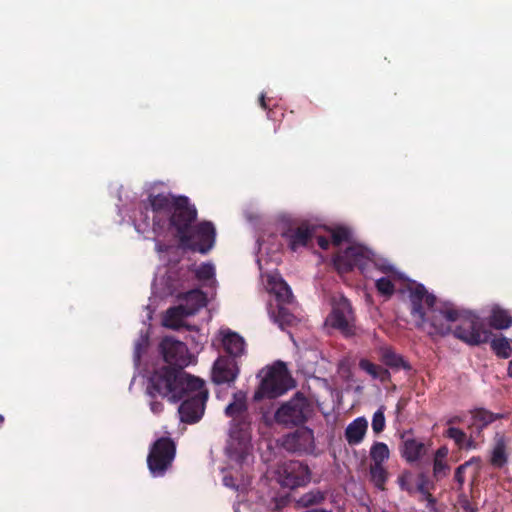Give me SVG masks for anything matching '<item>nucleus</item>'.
Here are the masks:
<instances>
[{"label": "nucleus", "mask_w": 512, "mask_h": 512, "mask_svg": "<svg viewBox=\"0 0 512 512\" xmlns=\"http://www.w3.org/2000/svg\"><path fill=\"white\" fill-rule=\"evenodd\" d=\"M385 407L381 406L372 417V430L375 434H380L384 431L386 426V420L384 415Z\"/></svg>", "instance_id": "2f4dec72"}, {"label": "nucleus", "mask_w": 512, "mask_h": 512, "mask_svg": "<svg viewBox=\"0 0 512 512\" xmlns=\"http://www.w3.org/2000/svg\"><path fill=\"white\" fill-rule=\"evenodd\" d=\"M320 228L321 226L310 221H303L296 228H288L282 233V237L287 240L289 248L296 252L307 247Z\"/></svg>", "instance_id": "9b49d317"}, {"label": "nucleus", "mask_w": 512, "mask_h": 512, "mask_svg": "<svg viewBox=\"0 0 512 512\" xmlns=\"http://www.w3.org/2000/svg\"><path fill=\"white\" fill-rule=\"evenodd\" d=\"M354 312L350 301L341 296L333 304V309L329 317L333 328L341 331L344 335H354Z\"/></svg>", "instance_id": "9d476101"}, {"label": "nucleus", "mask_w": 512, "mask_h": 512, "mask_svg": "<svg viewBox=\"0 0 512 512\" xmlns=\"http://www.w3.org/2000/svg\"><path fill=\"white\" fill-rule=\"evenodd\" d=\"M222 345L230 358L240 357L245 351V341L236 332L231 330L222 332Z\"/></svg>", "instance_id": "aec40b11"}, {"label": "nucleus", "mask_w": 512, "mask_h": 512, "mask_svg": "<svg viewBox=\"0 0 512 512\" xmlns=\"http://www.w3.org/2000/svg\"><path fill=\"white\" fill-rule=\"evenodd\" d=\"M471 413L473 419L472 425L475 426L478 430H482L492 422L503 418V414L493 413L484 408L474 409Z\"/></svg>", "instance_id": "393cba45"}, {"label": "nucleus", "mask_w": 512, "mask_h": 512, "mask_svg": "<svg viewBox=\"0 0 512 512\" xmlns=\"http://www.w3.org/2000/svg\"><path fill=\"white\" fill-rule=\"evenodd\" d=\"M176 443L170 437H160L150 446L147 466L154 477H162L172 467Z\"/></svg>", "instance_id": "20e7f679"}, {"label": "nucleus", "mask_w": 512, "mask_h": 512, "mask_svg": "<svg viewBox=\"0 0 512 512\" xmlns=\"http://www.w3.org/2000/svg\"><path fill=\"white\" fill-rule=\"evenodd\" d=\"M507 375H508L509 377H512V360H510V361L508 362Z\"/></svg>", "instance_id": "de8ad7c7"}, {"label": "nucleus", "mask_w": 512, "mask_h": 512, "mask_svg": "<svg viewBox=\"0 0 512 512\" xmlns=\"http://www.w3.org/2000/svg\"><path fill=\"white\" fill-rule=\"evenodd\" d=\"M376 379L380 380L382 383L389 382L391 380V373L387 368L381 366Z\"/></svg>", "instance_id": "ea45409f"}, {"label": "nucleus", "mask_w": 512, "mask_h": 512, "mask_svg": "<svg viewBox=\"0 0 512 512\" xmlns=\"http://www.w3.org/2000/svg\"><path fill=\"white\" fill-rule=\"evenodd\" d=\"M380 361L392 370L399 371L401 369L410 371L412 366L400 354H397L392 347H381L379 350Z\"/></svg>", "instance_id": "6ab92c4d"}, {"label": "nucleus", "mask_w": 512, "mask_h": 512, "mask_svg": "<svg viewBox=\"0 0 512 512\" xmlns=\"http://www.w3.org/2000/svg\"><path fill=\"white\" fill-rule=\"evenodd\" d=\"M480 459L473 457L471 460L459 465L454 473V479L459 485V489L462 488L464 482H465V470L466 468L472 463V462H478Z\"/></svg>", "instance_id": "e433bc0d"}, {"label": "nucleus", "mask_w": 512, "mask_h": 512, "mask_svg": "<svg viewBox=\"0 0 512 512\" xmlns=\"http://www.w3.org/2000/svg\"><path fill=\"white\" fill-rule=\"evenodd\" d=\"M409 300L416 326L430 336L444 337L452 332L455 338L470 346L490 341L492 333L484 327L478 315L451 302L438 301L423 284L410 289Z\"/></svg>", "instance_id": "f03ea898"}, {"label": "nucleus", "mask_w": 512, "mask_h": 512, "mask_svg": "<svg viewBox=\"0 0 512 512\" xmlns=\"http://www.w3.org/2000/svg\"><path fill=\"white\" fill-rule=\"evenodd\" d=\"M160 352L168 366H163L153 372L150 377H154L162 370H169L177 374L186 373L184 368L190 364V354L187 345L184 342L176 340L173 337H164L159 345Z\"/></svg>", "instance_id": "423d86ee"}, {"label": "nucleus", "mask_w": 512, "mask_h": 512, "mask_svg": "<svg viewBox=\"0 0 512 512\" xmlns=\"http://www.w3.org/2000/svg\"><path fill=\"white\" fill-rule=\"evenodd\" d=\"M270 292L274 295V305L294 304L295 299L289 285L282 279L269 280Z\"/></svg>", "instance_id": "a211bd4d"}, {"label": "nucleus", "mask_w": 512, "mask_h": 512, "mask_svg": "<svg viewBox=\"0 0 512 512\" xmlns=\"http://www.w3.org/2000/svg\"><path fill=\"white\" fill-rule=\"evenodd\" d=\"M240 452H239V456L238 458L239 459H243L244 458V455L247 453V446H248V443L247 442H240Z\"/></svg>", "instance_id": "c03bdc74"}, {"label": "nucleus", "mask_w": 512, "mask_h": 512, "mask_svg": "<svg viewBox=\"0 0 512 512\" xmlns=\"http://www.w3.org/2000/svg\"><path fill=\"white\" fill-rule=\"evenodd\" d=\"M147 393L152 398L161 396L173 403L184 399L178 412L181 421L188 424L202 418L208 400V390L202 379L188 373L175 374L169 370H162L149 378Z\"/></svg>", "instance_id": "7ed1b4c3"}, {"label": "nucleus", "mask_w": 512, "mask_h": 512, "mask_svg": "<svg viewBox=\"0 0 512 512\" xmlns=\"http://www.w3.org/2000/svg\"><path fill=\"white\" fill-rule=\"evenodd\" d=\"M412 472L409 470L403 471L398 477H397V483L402 491H406L409 494H413L415 492V489L412 484Z\"/></svg>", "instance_id": "473e14b6"}, {"label": "nucleus", "mask_w": 512, "mask_h": 512, "mask_svg": "<svg viewBox=\"0 0 512 512\" xmlns=\"http://www.w3.org/2000/svg\"><path fill=\"white\" fill-rule=\"evenodd\" d=\"M445 435H446V437L454 440L455 444L459 448L469 449V448H473L474 447L473 440L472 439H467L466 433L463 430L459 429V428L449 427L446 430Z\"/></svg>", "instance_id": "cd10ccee"}, {"label": "nucleus", "mask_w": 512, "mask_h": 512, "mask_svg": "<svg viewBox=\"0 0 512 512\" xmlns=\"http://www.w3.org/2000/svg\"><path fill=\"white\" fill-rule=\"evenodd\" d=\"M276 474L281 487L288 489L306 486L311 480L308 465L297 460L283 462L278 466Z\"/></svg>", "instance_id": "0eeeda50"}, {"label": "nucleus", "mask_w": 512, "mask_h": 512, "mask_svg": "<svg viewBox=\"0 0 512 512\" xmlns=\"http://www.w3.org/2000/svg\"><path fill=\"white\" fill-rule=\"evenodd\" d=\"M265 98H266L265 94H263V93L259 97V104H260L261 108H263L264 110H266L268 108Z\"/></svg>", "instance_id": "49530a36"}, {"label": "nucleus", "mask_w": 512, "mask_h": 512, "mask_svg": "<svg viewBox=\"0 0 512 512\" xmlns=\"http://www.w3.org/2000/svg\"><path fill=\"white\" fill-rule=\"evenodd\" d=\"M317 239V244L319 247L323 250H327L330 246V241L327 237L318 235V232L316 233V236H314Z\"/></svg>", "instance_id": "a19ab883"}, {"label": "nucleus", "mask_w": 512, "mask_h": 512, "mask_svg": "<svg viewBox=\"0 0 512 512\" xmlns=\"http://www.w3.org/2000/svg\"><path fill=\"white\" fill-rule=\"evenodd\" d=\"M150 409L154 414H160L164 409V405L162 402L154 400L150 402Z\"/></svg>", "instance_id": "79ce46f5"}, {"label": "nucleus", "mask_w": 512, "mask_h": 512, "mask_svg": "<svg viewBox=\"0 0 512 512\" xmlns=\"http://www.w3.org/2000/svg\"><path fill=\"white\" fill-rule=\"evenodd\" d=\"M215 275L214 266L210 263H202L195 271V276L198 280H210Z\"/></svg>", "instance_id": "f704fd0d"}, {"label": "nucleus", "mask_w": 512, "mask_h": 512, "mask_svg": "<svg viewBox=\"0 0 512 512\" xmlns=\"http://www.w3.org/2000/svg\"><path fill=\"white\" fill-rule=\"evenodd\" d=\"M465 511L466 512H476V509L470 507L469 505H467L466 507H464Z\"/></svg>", "instance_id": "09e8293b"}, {"label": "nucleus", "mask_w": 512, "mask_h": 512, "mask_svg": "<svg viewBox=\"0 0 512 512\" xmlns=\"http://www.w3.org/2000/svg\"><path fill=\"white\" fill-rule=\"evenodd\" d=\"M294 304L274 305L269 303L268 314L271 320L278 325L281 330L295 326L298 323L297 316L293 313L291 306Z\"/></svg>", "instance_id": "2eb2a0df"}, {"label": "nucleus", "mask_w": 512, "mask_h": 512, "mask_svg": "<svg viewBox=\"0 0 512 512\" xmlns=\"http://www.w3.org/2000/svg\"><path fill=\"white\" fill-rule=\"evenodd\" d=\"M390 456V451L387 444L383 442H375L370 448V458L372 464L383 465Z\"/></svg>", "instance_id": "c85d7f7f"}, {"label": "nucleus", "mask_w": 512, "mask_h": 512, "mask_svg": "<svg viewBox=\"0 0 512 512\" xmlns=\"http://www.w3.org/2000/svg\"><path fill=\"white\" fill-rule=\"evenodd\" d=\"M369 472L371 481L374 483V485L377 488L383 490L385 483L388 479V472L385 469L384 465L371 464Z\"/></svg>", "instance_id": "c756f323"}, {"label": "nucleus", "mask_w": 512, "mask_h": 512, "mask_svg": "<svg viewBox=\"0 0 512 512\" xmlns=\"http://www.w3.org/2000/svg\"><path fill=\"white\" fill-rule=\"evenodd\" d=\"M448 455V448L446 446H441L438 448L434 454V459L445 460Z\"/></svg>", "instance_id": "37998d69"}, {"label": "nucleus", "mask_w": 512, "mask_h": 512, "mask_svg": "<svg viewBox=\"0 0 512 512\" xmlns=\"http://www.w3.org/2000/svg\"><path fill=\"white\" fill-rule=\"evenodd\" d=\"M307 411V399L301 393H297L277 409L275 420L278 424L285 426L302 425L307 420Z\"/></svg>", "instance_id": "6e6552de"}, {"label": "nucleus", "mask_w": 512, "mask_h": 512, "mask_svg": "<svg viewBox=\"0 0 512 512\" xmlns=\"http://www.w3.org/2000/svg\"><path fill=\"white\" fill-rule=\"evenodd\" d=\"M457 421H458V418H457V417H454V418H452V419H450V420L448 421V424H453V423H455V422H457Z\"/></svg>", "instance_id": "8fccbe9b"}, {"label": "nucleus", "mask_w": 512, "mask_h": 512, "mask_svg": "<svg viewBox=\"0 0 512 512\" xmlns=\"http://www.w3.org/2000/svg\"><path fill=\"white\" fill-rule=\"evenodd\" d=\"M449 470L450 467L445 460H433V475L436 479H441L445 477L448 474Z\"/></svg>", "instance_id": "c9c22d12"}, {"label": "nucleus", "mask_w": 512, "mask_h": 512, "mask_svg": "<svg viewBox=\"0 0 512 512\" xmlns=\"http://www.w3.org/2000/svg\"><path fill=\"white\" fill-rule=\"evenodd\" d=\"M223 483H224V485H225V486H227V487H232V488H233V487H235V485H234V480H233V477H232V476H227V475H226V476H224V478H223Z\"/></svg>", "instance_id": "a18cd8bd"}, {"label": "nucleus", "mask_w": 512, "mask_h": 512, "mask_svg": "<svg viewBox=\"0 0 512 512\" xmlns=\"http://www.w3.org/2000/svg\"><path fill=\"white\" fill-rule=\"evenodd\" d=\"M177 298L184 302L182 305L186 306L187 310H193V315L206 305V295L200 289L180 293Z\"/></svg>", "instance_id": "412c9836"}, {"label": "nucleus", "mask_w": 512, "mask_h": 512, "mask_svg": "<svg viewBox=\"0 0 512 512\" xmlns=\"http://www.w3.org/2000/svg\"><path fill=\"white\" fill-rule=\"evenodd\" d=\"M402 443L400 454L408 463H415L427 455L430 444L421 439L409 437L407 434L401 436Z\"/></svg>", "instance_id": "4468645a"}, {"label": "nucleus", "mask_w": 512, "mask_h": 512, "mask_svg": "<svg viewBox=\"0 0 512 512\" xmlns=\"http://www.w3.org/2000/svg\"><path fill=\"white\" fill-rule=\"evenodd\" d=\"M292 387V379L283 363L270 368L255 391L254 400L273 399L286 393Z\"/></svg>", "instance_id": "39448f33"}, {"label": "nucleus", "mask_w": 512, "mask_h": 512, "mask_svg": "<svg viewBox=\"0 0 512 512\" xmlns=\"http://www.w3.org/2000/svg\"><path fill=\"white\" fill-rule=\"evenodd\" d=\"M380 365L374 364L368 359H361L359 361V368L369 374L373 379H376L380 370Z\"/></svg>", "instance_id": "4c0bfd02"}, {"label": "nucleus", "mask_w": 512, "mask_h": 512, "mask_svg": "<svg viewBox=\"0 0 512 512\" xmlns=\"http://www.w3.org/2000/svg\"><path fill=\"white\" fill-rule=\"evenodd\" d=\"M487 322L495 330H505L512 326V316H510L507 310L494 306L487 318Z\"/></svg>", "instance_id": "5701e85b"}, {"label": "nucleus", "mask_w": 512, "mask_h": 512, "mask_svg": "<svg viewBox=\"0 0 512 512\" xmlns=\"http://www.w3.org/2000/svg\"><path fill=\"white\" fill-rule=\"evenodd\" d=\"M193 315V310H187L186 306L178 305L170 307L166 311L163 320L164 326L171 329H179L182 326V319Z\"/></svg>", "instance_id": "4be33fe9"}, {"label": "nucleus", "mask_w": 512, "mask_h": 512, "mask_svg": "<svg viewBox=\"0 0 512 512\" xmlns=\"http://www.w3.org/2000/svg\"><path fill=\"white\" fill-rule=\"evenodd\" d=\"M368 421L365 417H358L350 422L344 431L345 440L350 446L360 444L367 433Z\"/></svg>", "instance_id": "f3484780"}, {"label": "nucleus", "mask_w": 512, "mask_h": 512, "mask_svg": "<svg viewBox=\"0 0 512 512\" xmlns=\"http://www.w3.org/2000/svg\"><path fill=\"white\" fill-rule=\"evenodd\" d=\"M239 374L237 361L227 356H220L212 369V380L216 384L233 383Z\"/></svg>", "instance_id": "ddd939ff"}, {"label": "nucleus", "mask_w": 512, "mask_h": 512, "mask_svg": "<svg viewBox=\"0 0 512 512\" xmlns=\"http://www.w3.org/2000/svg\"><path fill=\"white\" fill-rule=\"evenodd\" d=\"M282 446L285 450L298 454H311L315 450L313 430L303 427L284 436Z\"/></svg>", "instance_id": "f8f14e48"}, {"label": "nucleus", "mask_w": 512, "mask_h": 512, "mask_svg": "<svg viewBox=\"0 0 512 512\" xmlns=\"http://www.w3.org/2000/svg\"><path fill=\"white\" fill-rule=\"evenodd\" d=\"M490 347L495 355L502 359H507L512 354V347L508 339L504 336L492 339L490 341Z\"/></svg>", "instance_id": "bb28decb"}, {"label": "nucleus", "mask_w": 512, "mask_h": 512, "mask_svg": "<svg viewBox=\"0 0 512 512\" xmlns=\"http://www.w3.org/2000/svg\"><path fill=\"white\" fill-rule=\"evenodd\" d=\"M144 220L157 236L173 235L182 248L207 254L215 245L216 229L212 222L196 223L198 211L185 195L170 192L149 193L142 201Z\"/></svg>", "instance_id": "f257e3e1"}, {"label": "nucleus", "mask_w": 512, "mask_h": 512, "mask_svg": "<svg viewBox=\"0 0 512 512\" xmlns=\"http://www.w3.org/2000/svg\"><path fill=\"white\" fill-rule=\"evenodd\" d=\"M334 265L340 273H348L354 268L361 272L368 267L370 258L368 251L362 246H350L334 257Z\"/></svg>", "instance_id": "1a4fd4ad"}, {"label": "nucleus", "mask_w": 512, "mask_h": 512, "mask_svg": "<svg viewBox=\"0 0 512 512\" xmlns=\"http://www.w3.org/2000/svg\"><path fill=\"white\" fill-rule=\"evenodd\" d=\"M324 494L320 491H310L302 495L298 501L303 507H309L321 503L324 500Z\"/></svg>", "instance_id": "7c9ffc66"}, {"label": "nucleus", "mask_w": 512, "mask_h": 512, "mask_svg": "<svg viewBox=\"0 0 512 512\" xmlns=\"http://www.w3.org/2000/svg\"><path fill=\"white\" fill-rule=\"evenodd\" d=\"M4 421V417L0 414V424Z\"/></svg>", "instance_id": "3c124183"}, {"label": "nucleus", "mask_w": 512, "mask_h": 512, "mask_svg": "<svg viewBox=\"0 0 512 512\" xmlns=\"http://www.w3.org/2000/svg\"><path fill=\"white\" fill-rule=\"evenodd\" d=\"M349 230L344 227H338L332 231V243L335 246H339L344 241L349 239Z\"/></svg>", "instance_id": "58836bf2"}, {"label": "nucleus", "mask_w": 512, "mask_h": 512, "mask_svg": "<svg viewBox=\"0 0 512 512\" xmlns=\"http://www.w3.org/2000/svg\"><path fill=\"white\" fill-rule=\"evenodd\" d=\"M375 286H376L378 292L384 296L390 297L391 295H393V293L395 291V286H394L393 282L388 277L379 278L376 281Z\"/></svg>", "instance_id": "72a5a7b5"}, {"label": "nucleus", "mask_w": 512, "mask_h": 512, "mask_svg": "<svg viewBox=\"0 0 512 512\" xmlns=\"http://www.w3.org/2000/svg\"><path fill=\"white\" fill-rule=\"evenodd\" d=\"M248 405L246 393L237 391L233 394L232 402L225 408V415L233 421L244 422L247 416Z\"/></svg>", "instance_id": "dca6fc26"}, {"label": "nucleus", "mask_w": 512, "mask_h": 512, "mask_svg": "<svg viewBox=\"0 0 512 512\" xmlns=\"http://www.w3.org/2000/svg\"><path fill=\"white\" fill-rule=\"evenodd\" d=\"M433 488L429 477L425 473H420L417 477L416 491L419 492L423 499L427 501V507L432 508L436 504V499L430 493V489Z\"/></svg>", "instance_id": "a878e982"}, {"label": "nucleus", "mask_w": 512, "mask_h": 512, "mask_svg": "<svg viewBox=\"0 0 512 512\" xmlns=\"http://www.w3.org/2000/svg\"><path fill=\"white\" fill-rule=\"evenodd\" d=\"M508 462V455L506 453V441L502 434L497 433L495 436V444L492 450L490 463L495 468H502Z\"/></svg>", "instance_id": "b1692460"}]
</instances>
